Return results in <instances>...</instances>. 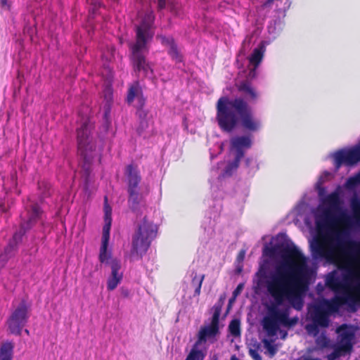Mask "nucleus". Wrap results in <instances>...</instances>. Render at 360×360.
I'll use <instances>...</instances> for the list:
<instances>
[{
    "mask_svg": "<svg viewBox=\"0 0 360 360\" xmlns=\"http://www.w3.org/2000/svg\"><path fill=\"white\" fill-rule=\"evenodd\" d=\"M283 264L277 266L265 282L268 293L274 303L268 308L269 316L262 320V326L268 335L276 334L279 325L290 328L299 321L297 316L290 318V307H278L288 301L297 311L304 307V297L309 290V278L306 275L307 259L295 245L286 246L281 250Z\"/></svg>",
    "mask_w": 360,
    "mask_h": 360,
    "instance_id": "f257e3e1",
    "label": "nucleus"
},
{
    "mask_svg": "<svg viewBox=\"0 0 360 360\" xmlns=\"http://www.w3.org/2000/svg\"><path fill=\"white\" fill-rule=\"evenodd\" d=\"M331 218L330 211L324 212V220L316 221L318 235L310 243L311 257L314 259H324L335 264L339 269H346L350 262L360 266V240H347L342 241V232L335 231L333 233H323ZM360 291V283L357 286Z\"/></svg>",
    "mask_w": 360,
    "mask_h": 360,
    "instance_id": "f03ea898",
    "label": "nucleus"
},
{
    "mask_svg": "<svg viewBox=\"0 0 360 360\" xmlns=\"http://www.w3.org/2000/svg\"><path fill=\"white\" fill-rule=\"evenodd\" d=\"M215 119L219 129L226 133L233 131L239 123L250 132L258 131L262 127L261 121L255 117L251 107L241 97H220L216 103Z\"/></svg>",
    "mask_w": 360,
    "mask_h": 360,
    "instance_id": "7ed1b4c3",
    "label": "nucleus"
},
{
    "mask_svg": "<svg viewBox=\"0 0 360 360\" xmlns=\"http://www.w3.org/2000/svg\"><path fill=\"white\" fill-rule=\"evenodd\" d=\"M153 22L154 16L151 14L146 15L140 24L136 26L135 42L129 46L133 69L136 72H142L145 77L153 73V69L143 52L147 50V44L153 37V32L151 31Z\"/></svg>",
    "mask_w": 360,
    "mask_h": 360,
    "instance_id": "20e7f679",
    "label": "nucleus"
},
{
    "mask_svg": "<svg viewBox=\"0 0 360 360\" xmlns=\"http://www.w3.org/2000/svg\"><path fill=\"white\" fill-rule=\"evenodd\" d=\"M157 233V226L144 217L132 236L131 255L141 259L156 237Z\"/></svg>",
    "mask_w": 360,
    "mask_h": 360,
    "instance_id": "39448f33",
    "label": "nucleus"
},
{
    "mask_svg": "<svg viewBox=\"0 0 360 360\" xmlns=\"http://www.w3.org/2000/svg\"><path fill=\"white\" fill-rule=\"evenodd\" d=\"M350 265L345 271L347 274L343 275V279L341 280L338 276L336 271L329 273L326 279V285L328 288L333 291L336 295L345 293H353L352 291L350 282L354 279L358 281L357 284L352 288L354 291L360 295V291L357 289V286L360 283V274H357L351 270V266L355 264L354 262H350Z\"/></svg>",
    "mask_w": 360,
    "mask_h": 360,
    "instance_id": "423d86ee",
    "label": "nucleus"
},
{
    "mask_svg": "<svg viewBox=\"0 0 360 360\" xmlns=\"http://www.w3.org/2000/svg\"><path fill=\"white\" fill-rule=\"evenodd\" d=\"M124 174L127 179L128 200L129 209L133 212L139 210L140 204L143 200V195L140 193L139 184L141 181V176L138 167L130 164L125 168Z\"/></svg>",
    "mask_w": 360,
    "mask_h": 360,
    "instance_id": "0eeeda50",
    "label": "nucleus"
},
{
    "mask_svg": "<svg viewBox=\"0 0 360 360\" xmlns=\"http://www.w3.org/2000/svg\"><path fill=\"white\" fill-rule=\"evenodd\" d=\"M30 305L22 299L18 305L13 309L6 321L8 330L11 334L20 335L22 328L30 319Z\"/></svg>",
    "mask_w": 360,
    "mask_h": 360,
    "instance_id": "6e6552de",
    "label": "nucleus"
},
{
    "mask_svg": "<svg viewBox=\"0 0 360 360\" xmlns=\"http://www.w3.org/2000/svg\"><path fill=\"white\" fill-rule=\"evenodd\" d=\"M360 302V296H357L354 293H345L341 295H336L331 300H324L323 303L319 305H316L314 310H318L323 311L326 316L327 319H329V316L332 313L337 312L340 307L343 304H347L352 311H356V305Z\"/></svg>",
    "mask_w": 360,
    "mask_h": 360,
    "instance_id": "1a4fd4ad",
    "label": "nucleus"
},
{
    "mask_svg": "<svg viewBox=\"0 0 360 360\" xmlns=\"http://www.w3.org/2000/svg\"><path fill=\"white\" fill-rule=\"evenodd\" d=\"M335 169L338 171L342 165L353 166L360 162V146H356L349 149H340L333 155Z\"/></svg>",
    "mask_w": 360,
    "mask_h": 360,
    "instance_id": "9d476101",
    "label": "nucleus"
},
{
    "mask_svg": "<svg viewBox=\"0 0 360 360\" xmlns=\"http://www.w3.org/2000/svg\"><path fill=\"white\" fill-rule=\"evenodd\" d=\"M92 125L89 120H85L77 129V149L79 154L87 161V150H91V131Z\"/></svg>",
    "mask_w": 360,
    "mask_h": 360,
    "instance_id": "9b49d317",
    "label": "nucleus"
},
{
    "mask_svg": "<svg viewBox=\"0 0 360 360\" xmlns=\"http://www.w3.org/2000/svg\"><path fill=\"white\" fill-rule=\"evenodd\" d=\"M25 208L27 212V219H22L20 224L21 235L33 227L41 219L43 215V211L37 202H30L25 205Z\"/></svg>",
    "mask_w": 360,
    "mask_h": 360,
    "instance_id": "f8f14e48",
    "label": "nucleus"
},
{
    "mask_svg": "<svg viewBox=\"0 0 360 360\" xmlns=\"http://www.w3.org/2000/svg\"><path fill=\"white\" fill-rule=\"evenodd\" d=\"M312 323H308L305 329L308 334L317 336L319 333V327L327 328L329 326L330 319H327L324 313L319 309L314 310L311 314Z\"/></svg>",
    "mask_w": 360,
    "mask_h": 360,
    "instance_id": "ddd939ff",
    "label": "nucleus"
},
{
    "mask_svg": "<svg viewBox=\"0 0 360 360\" xmlns=\"http://www.w3.org/2000/svg\"><path fill=\"white\" fill-rule=\"evenodd\" d=\"M337 332L339 333V345L343 349L344 352H350L353 348L355 338L354 331L347 324H342L338 327Z\"/></svg>",
    "mask_w": 360,
    "mask_h": 360,
    "instance_id": "4468645a",
    "label": "nucleus"
},
{
    "mask_svg": "<svg viewBox=\"0 0 360 360\" xmlns=\"http://www.w3.org/2000/svg\"><path fill=\"white\" fill-rule=\"evenodd\" d=\"M111 274L107 280V290L108 291L114 290L121 283L123 278V274L121 270V264L117 259H112L109 262Z\"/></svg>",
    "mask_w": 360,
    "mask_h": 360,
    "instance_id": "2eb2a0df",
    "label": "nucleus"
},
{
    "mask_svg": "<svg viewBox=\"0 0 360 360\" xmlns=\"http://www.w3.org/2000/svg\"><path fill=\"white\" fill-rule=\"evenodd\" d=\"M219 320L212 317L211 322L208 326L200 328L198 333V339L194 343L200 346L205 342L208 338H214L219 333Z\"/></svg>",
    "mask_w": 360,
    "mask_h": 360,
    "instance_id": "dca6fc26",
    "label": "nucleus"
},
{
    "mask_svg": "<svg viewBox=\"0 0 360 360\" xmlns=\"http://www.w3.org/2000/svg\"><path fill=\"white\" fill-rule=\"evenodd\" d=\"M135 99H136L138 102V108H143L145 105L146 99L143 96V89L139 81H135L129 84L126 97V102L130 105Z\"/></svg>",
    "mask_w": 360,
    "mask_h": 360,
    "instance_id": "f3484780",
    "label": "nucleus"
},
{
    "mask_svg": "<svg viewBox=\"0 0 360 360\" xmlns=\"http://www.w3.org/2000/svg\"><path fill=\"white\" fill-rule=\"evenodd\" d=\"M231 148L235 150V155L243 158L245 155V149L252 146V138L250 135L236 136L231 139Z\"/></svg>",
    "mask_w": 360,
    "mask_h": 360,
    "instance_id": "a211bd4d",
    "label": "nucleus"
},
{
    "mask_svg": "<svg viewBox=\"0 0 360 360\" xmlns=\"http://www.w3.org/2000/svg\"><path fill=\"white\" fill-rule=\"evenodd\" d=\"M238 90L248 96L249 101L254 103L259 98L258 92L252 86L248 81H243L238 86Z\"/></svg>",
    "mask_w": 360,
    "mask_h": 360,
    "instance_id": "6ab92c4d",
    "label": "nucleus"
},
{
    "mask_svg": "<svg viewBox=\"0 0 360 360\" xmlns=\"http://www.w3.org/2000/svg\"><path fill=\"white\" fill-rule=\"evenodd\" d=\"M14 343L5 341L0 344V360H13Z\"/></svg>",
    "mask_w": 360,
    "mask_h": 360,
    "instance_id": "aec40b11",
    "label": "nucleus"
},
{
    "mask_svg": "<svg viewBox=\"0 0 360 360\" xmlns=\"http://www.w3.org/2000/svg\"><path fill=\"white\" fill-rule=\"evenodd\" d=\"M110 239V233H103L102 236V244L100 248L98 259L101 263H108L110 253H108V246Z\"/></svg>",
    "mask_w": 360,
    "mask_h": 360,
    "instance_id": "412c9836",
    "label": "nucleus"
},
{
    "mask_svg": "<svg viewBox=\"0 0 360 360\" xmlns=\"http://www.w3.org/2000/svg\"><path fill=\"white\" fill-rule=\"evenodd\" d=\"M104 221L105 224L103 228V233H110V230L112 224V208L108 203V197L104 198Z\"/></svg>",
    "mask_w": 360,
    "mask_h": 360,
    "instance_id": "4be33fe9",
    "label": "nucleus"
},
{
    "mask_svg": "<svg viewBox=\"0 0 360 360\" xmlns=\"http://www.w3.org/2000/svg\"><path fill=\"white\" fill-rule=\"evenodd\" d=\"M263 57L264 50L262 46L256 48L253 50L249 58V62L254 66V69H256L259 66L263 59Z\"/></svg>",
    "mask_w": 360,
    "mask_h": 360,
    "instance_id": "5701e85b",
    "label": "nucleus"
},
{
    "mask_svg": "<svg viewBox=\"0 0 360 360\" xmlns=\"http://www.w3.org/2000/svg\"><path fill=\"white\" fill-rule=\"evenodd\" d=\"M198 347V345L194 344L187 355L186 360H204L205 354Z\"/></svg>",
    "mask_w": 360,
    "mask_h": 360,
    "instance_id": "b1692460",
    "label": "nucleus"
},
{
    "mask_svg": "<svg viewBox=\"0 0 360 360\" xmlns=\"http://www.w3.org/2000/svg\"><path fill=\"white\" fill-rule=\"evenodd\" d=\"M241 159V158L235 155L234 160L229 162L225 167L224 175L231 176L233 172L238 168Z\"/></svg>",
    "mask_w": 360,
    "mask_h": 360,
    "instance_id": "393cba45",
    "label": "nucleus"
},
{
    "mask_svg": "<svg viewBox=\"0 0 360 360\" xmlns=\"http://www.w3.org/2000/svg\"><path fill=\"white\" fill-rule=\"evenodd\" d=\"M205 279V275L202 274L198 277L196 275L192 278L191 284L195 288L194 296H199L201 292V287Z\"/></svg>",
    "mask_w": 360,
    "mask_h": 360,
    "instance_id": "a878e982",
    "label": "nucleus"
},
{
    "mask_svg": "<svg viewBox=\"0 0 360 360\" xmlns=\"http://www.w3.org/2000/svg\"><path fill=\"white\" fill-rule=\"evenodd\" d=\"M229 333L234 337L240 335V322L238 319L232 320L229 325Z\"/></svg>",
    "mask_w": 360,
    "mask_h": 360,
    "instance_id": "bb28decb",
    "label": "nucleus"
},
{
    "mask_svg": "<svg viewBox=\"0 0 360 360\" xmlns=\"http://www.w3.org/2000/svg\"><path fill=\"white\" fill-rule=\"evenodd\" d=\"M169 49L168 51L169 55L171 56V58L176 61L180 62L181 61V56L180 55L177 46L175 43H174L172 45H171L169 47Z\"/></svg>",
    "mask_w": 360,
    "mask_h": 360,
    "instance_id": "cd10ccee",
    "label": "nucleus"
},
{
    "mask_svg": "<svg viewBox=\"0 0 360 360\" xmlns=\"http://www.w3.org/2000/svg\"><path fill=\"white\" fill-rule=\"evenodd\" d=\"M351 207L354 217L358 221H360V202L357 198H354L351 202Z\"/></svg>",
    "mask_w": 360,
    "mask_h": 360,
    "instance_id": "c85d7f7f",
    "label": "nucleus"
},
{
    "mask_svg": "<svg viewBox=\"0 0 360 360\" xmlns=\"http://www.w3.org/2000/svg\"><path fill=\"white\" fill-rule=\"evenodd\" d=\"M342 352H344L343 349H342L341 346L339 345L334 348L331 353L328 354L327 359L328 360H335L342 355Z\"/></svg>",
    "mask_w": 360,
    "mask_h": 360,
    "instance_id": "c756f323",
    "label": "nucleus"
},
{
    "mask_svg": "<svg viewBox=\"0 0 360 360\" xmlns=\"http://www.w3.org/2000/svg\"><path fill=\"white\" fill-rule=\"evenodd\" d=\"M329 339L324 334H321L316 340V344L317 346L322 349L328 347L329 346Z\"/></svg>",
    "mask_w": 360,
    "mask_h": 360,
    "instance_id": "7c9ffc66",
    "label": "nucleus"
},
{
    "mask_svg": "<svg viewBox=\"0 0 360 360\" xmlns=\"http://www.w3.org/2000/svg\"><path fill=\"white\" fill-rule=\"evenodd\" d=\"M224 304L221 302L217 301L212 307L213 314L212 318L219 320L221 309Z\"/></svg>",
    "mask_w": 360,
    "mask_h": 360,
    "instance_id": "2f4dec72",
    "label": "nucleus"
},
{
    "mask_svg": "<svg viewBox=\"0 0 360 360\" xmlns=\"http://www.w3.org/2000/svg\"><path fill=\"white\" fill-rule=\"evenodd\" d=\"M360 184V175L349 177L346 183L347 188H354Z\"/></svg>",
    "mask_w": 360,
    "mask_h": 360,
    "instance_id": "473e14b6",
    "label": "nucleus"
},
{
    "mask_svg": "<svg viewBox=\"0 0 360 360\" xmlns=\"http://www.w3.org/2000/svg\"><path fill=\"white\" fill-rule=\"evenodd\" d=\"M267 266L266 264H262L256 274L257 276L259 278H266V281L269 278L266 276Z\"/></svg>",
    "mask_w": 360,
    "mask_h": 360,
    "instance_id": "72a5a7b5",
    "label": "nucleus"
},
{
    "mask_svg": "<svg viewBox=\"0 0 360 360\" xmlns=\"http://www.w3.org/2000/svg\"><path fill=\"white\" fill-rule=\"evenodd\" d=\"M156 38L160 41L162 45L169 47L174 43V40L172 37H167L165 35H158Z\"/></svg>",
    "mask_w": 360,
    "mask_h": 360,
    "instance_id": "f704fd0d",
    "label": "nucleus"
},
{
    "mask_svg": "<svg viewBox=\"0 0 360 360\" xmlns=\"http://www.w3.org/2000/svg\"><path fill=\"white\" fill-rule=\"evenodd\" d=\"M263 342L265 345V347L267 349L270 356L271 357L274 356L276 353V347L274 345H272L269 340L266 339L264 340Z\"/></svg>",
    "mask_w": 360,
    "mask_h": 360,
    "instance_id": "c9c22d12",
    "label": "nucleus"
},
{
    "mask_svg": "<svg viewBox=\"0 0 360 360\" xmlns=\"http://www.w3.org/2000/svg\"><path fill=\"white\" fill-rule=\"evenodd\" d=\"M15 247L16 245L14 242H10L8 245L4 248V252L8 255L9 257H11L13 255V252L15 250Z\"/></svg>",
    "mask_w": 360,
    "mask_h": 360,
    "instance_id": "e433bc0d",
    "label": "nucleus"
},
{
    "mask_svg": "<svg viewBox=\"0 0 360 360\" xmlns=\"http://www.w3.org/2000/svg\"><path fill=\"white\" fill-rule=\"evenodd\" d=\"M249 354L254 360H262V356L257 349H250L249 350Z\"/></svg>",
    "mask_w": 360,
    "mask_h": 360,
    "instance_id": "4c0bfd02",
    "label": "nucleus"
},
{
    "mask_svg": "<svg viewBox=\"0 0 360 360\" xmlns=\"http://www.w3.org/2000/svg\"><path fill=\"white\" fill-rule=\"evenodd\" d=\"M10 257L4 252L0 255V269L4 267Z\"/></svg>",
    "mask_w": 360,
    "mask_h": 360,
    "instance_id": "58836bf2",
    "label": "nucleus"
},
{
    "mask_svg": "<svg viewBox=\"0 0 360 360\" xmlns=\"http://www.w3.org/2000/svg\"><path fill=\"white\" fill-rule=\"evenodd\" d=\"M275 254V248H269L265 247L264 249V255L269 256V257H273Z\"/></svg>",
    "mask_w": 360,
    "mask_h": 360,
    "instance_id": "ea45409f",
    "label": "nucleus"
},
{
    "mask_svg": "<svg viewBox=\"0 0 360 360\" xmlns=\"http://www.w3.org/2000/svg\"><path fill=\"white\" fill-rule=\"evenodd\" d=\"M120 290V294L123 297L127 298L129 297L130 291L128 288L122 287Z\"/></svg>",
    "mask_w": 360,
    "mask_h": 360,
    "instance_id": "a19ab883",
    "label": "nucleus"
},
{
    "mask_svg": "<svg viewBox=\"0 0 360 360\" xmlns=\"http://www.w3.org/2000/svg\"><path fill=\"white\" fill-rule=\"evenodd\" d=\"M0 5L4 9L9 10L11 8V4L8 0H0Z\"/></svg>",
    "mask_w": 360,
    "mask_h": 360,
    "instance_id": "79ce46f5",
    "label": "nucleus"
},
{
    "mask_svg": "<svg viewBox=\"0 0 360 360\" xmlns=\"http://www.w3.org/2000/svg\"><path fill=\"white\" fill-rule=\"evenodd\" d=\"M327 200L330 203H336L338 202V195L335 193H332L328 196Z\"/></svg>",
    "mask_w": 360,
    "mask_h": 360,
    "instance_id": "37998d69",
    "label": "nucleus"
},
{
    "mask_svg": "<svg viewBox=\"0 0 360 360\" xmlns=\"http://www.w3.org/2000/svg\"><path fill=\"white\" fill-rule=\"evenodd\" d=\"M242 288H243V285L242 284H239L237 286V288L234 290V291L233 292V296L234 297H236L238 296V295L240 292Z\"/></svg>",
    "mask_w": 360,
    "mask_h": 360,
    "instance_id": "c03bdc74",
    "label": "nucleus"
},
{
    "mask_svg": "<svg viewBox=\"0 0 360 360\" xmlns=\"http://www.w3.org/2000/svg\"><path fill=\"white\" fill-rule=\"evenodd\" d=\"M245 250L240 251V252L238 253V255L237 256V260L239 262H243L245 258Z\"/></svg>",
    "mask_w": 360,
    "mask_h": 360,
    "instance_id": "a18cd8bd",
    "label": "nucleus"
},
{
    "mask_svg": "<svg viewBox=\"0 0 360 360\" xmlns=\"http://www.w3.org/2000/svg\"><path fill=\"white\" fill-rule=\"evenodd\" d=\"M166 6L165 0H158V9L162 10Z\"/></svg>",
    "mask_w": 360,
    "mask_h": 360,
    "instance_id": "49530a36",
    "label": "nucleus"
},
{
    "mask_svg": "<svg viewBox=\"0 0 360 360\" xmlns=\"http://www.w3.org/2000/svg\"><path fill=\"white\" fill-rule=\"evenodd\" d=\"M236 297L233 296V297L230 298L229 300V304L227 307V311H229L231 308V305L233 302L235 301Z\"/></svg>",
    "mask_w": 360,
    "mask_h": 360,
    "instance_id": "de8ad7c7",
    "label": "nucleus"
},
{
    "mask_svg": "<svg viewBox=\"0 0 360 360\" xmlns=\"http://www.w3.org/2000/svg\"><path fill=\"white\" fill-rule=\"evenodd\" d=\"M225 299H226V296H225V295H223L220 296V297L218 300V301L222 302L223 304H224Z\"/></svg>",
    "mask_w": 360,
    "mask_h": 360,
    "instance_id": "09e8293b",
    "label": "nucleus"
},
{
    "mask_svg": "<svg viewBox=\"0 0 360 360\" xmlns=\"http://www.w3.org/2000/svg\"><path fill=\"white\" fill-rule=\"evenodd\" d=\"M0 207H1V210L2 212H6V207H5V206L4 205L0 203Z\"/></svg>",
    "mask_w": 360,
    "mask_h": 360,
    "instance_id": "8fccbe9b",
    "label": "nucleus"
},
{
    "mask_svg": "<svg viewBox=\"0 0 360 360\" xmlns=\"http://www.w3.org/2000/svg\"><path fill=\"white\" fill-rule=\"evenodd\" d=\"M230 360H240V359L238 357H236L235 355H233L231 357Z\"/></svg>",
    "mask_w": 360,
    "mask_h": 360,
    "instance_id": "3c124183",
    "label": "nucleus"
},
{
    "mask_svg": "<svg viewBox=\"0 0 360 360\" xmlns=\"http://www.w3.org/2000/svg\"><path fill=\"white\" fill-rule=\"evenodd\" d=\"M17 236H18V233H15L13 236V240H15L16 239Z\"/></svg>",
    "mask_w": 360,
    "mask_h": 360,
    "instance_id": "603ef678",
    "label": "nucleus"
},
{
    "mask_svg": "<svg viewBox=\"0 0 360 360\" xmlns=\"http://www.w3.org/2000/svg\"><path fill=\"white\" fill-rule=\"evenodd\" d=\"M25 332L27 335H29V330H28L27 329H25Z\"/></svg>",
    "mask_w": 360,
    "mask_h": 360,
    "instance_id": "864d4df0",
    "label": "nucleus"
},
{
    "mask_svg": "<svg viewBox=\"0 0 360 360\" xmlns=\"http://www.w3.org/2000/svg\"><path fill=\"white\" fill-rule=\"evenodd\" d=\"M285 335H287V333H285V335H283V338H285Z\"/></svg>",
    "mask_w": 360,
    "mask_h": 360,
    "instance_id": "5fc2aeb1",
    "label": "nucleus"
},
{
    "mask_svg": "<svg viewBox=\"0 0 360 360\" xmlns=\"http://www.w3.org/2000/svg\"><path fill=\"white\" fill-rule=\"evenodd\" d=\"M285 335H287V333H285V335H283V338H285Z\"/></svg>",
    "mask_w": 360,
    "mask_h": 360,
    "instance_id": "6e6d98bb",
    "label": "nucleus"
},
{
    "mask_svg": "<svg viewBox=\"0 0 360 360\" xmlns=\"http://www.w3.org/2000/svg\"><path fill=\"white\" fill-rule=\"evenodd\" d=\"M249 161H250V160H249V159H247V160H246L247 164H248V163H249Z\"/></svg>",
    "mask_w": 360,
    "mask_h": 360,
    "instance_id": "4d7b16f0",
    "label": "nucleus"
}]
</instances>
